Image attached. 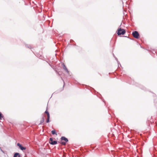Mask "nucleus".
Masks as SVG:
<instances>
[{
    "mask_svg": "<svg viewBox=\"0 0 157 157\" xmlns=\"http://www.w3.org/2000/svg\"><path fill=\"white\" fill-rule=\"evenodd\" d=\"M125 32V30L124 29H121V28H119L118 29L117 34L118 35L124 34Z\"/></svg>",
    "mask_w": 157,
    "mask_h": 157,
    "instance_id": "f257e3e1",
    "label": "nucleus"
},
{
    "mask_svg": "<svg viewBox=\"0 0 157 157\" xmlns=\"http://www.w3.org/2000/svg\"><path fill=\"white\" fill-rule=\"evenodd\" d=\"M132 35L134 38L137 39L139 38V34L137 31H135L133 32L132 33Z\"/></svg>",
    "mask_w": 157,
    "mask_h": 157,
    "instance_id": "f03ea898",
    "label": "nucleus"
},
{
    "mask_svg": "<svg viewBox=\"0 0 157 157\" xmlns=\"http://www.w3.org/2000/svg\"><path fill=\"white\" fill-rule=\"evenodd\" d=\"M49 143L52 145H55L57 144V142L56 141H53V140L52 138H50L49 140Z\"/></svg>",
    "mask_w": 157,
    "mask_h": 157,
    "instance_id": "7ed1b4c3",
    "label": "nucleus"
},
{
    "mask_svg": "<svg viewBox=\"0 0 157 157\" xmlns=\"http://www.w3.org/2000/svg\"><path fill=\"white\" fill-rule=\"evenodd\" d=\"M17 145L21 150H23L26 149V147H23L19 143H17Z\"/></svg>",
    "mask_w": 157,
    "mask_h": 157,
    "instance_id": "20e7f679",
    "label": "nucleus"
},
{
    "mask_svg": "<svg viewBox=\"0 0 157 157\" xmlns=\"http://www.w3.org/2000/svg\"><path fill=\"white\" fill-rule=\"evenodd\" d=\"M61 140H64L66 142H67L68 141L67 139L63 136L62 137H61Z\"/></svg>",
    "mask_w": 157,
    "mask_h": 157,
    "instance_id": "39448f33",
    "label": "nucleus"
},
{
    "mask_svg": "<svg viewBox=\"0 0 157 157\" xmlns=\"http://www.w3.org/2000/svg\"><path fill=\"white\" fill-rule=\"evenodd\" d=\"M13 157H20V155L18 153H16L14 154Z\"/></svg>",
    "mask_w": 157,
    "mask_h": 157,
    "instance_id": "423d86ee",
    "label": "nucleus"
},
{
    "mask_svg": "<svg viewBox=\"0 0 157 157\" xmlns=\"http://www.w3.org/2000/svg\"><path fill=\"white\" fill-rule=\"evenodd\" d=\"M63 69H64L65 70V71L68 73V70L67 69V67H66L65 66V65L64 64H63Z\"/></svg>",
    "mask_w": 157,
    "mask_h": 157,
    "instance_id": "0eeeda50",
    "label": "nucleus"
},
{
    "mask_svg": "<svg viewBox=\"0 0 157 157\" xmlns=\"http://www.w3.org/2000/svg\"><path fill=\"white\" fill-rule=\"evenodd\" d=\"M51 132H52V134H53V135H54L55 134L56 135H57V134L56 133V131L55 130H52L51 131Z\"/></svg>",
    "mask_w": 157,
    "mask_h": 157,
    "instance_id": "6e6552de",
    "label": "nucleus"
},
{
    "mask_svg": "<svg viewBox=\"0 0 157 157\" xmlns=\"http://www.w3.org/2000/svg\"><path fill=\"white\" fill-rule=\"evenodd\" d=\"M66 142H65L61 141L60 142V144L63 145H65V144H66Z\"/></svg>",
    "mask_w": 157,
    "mask_h": 157,
    "instance_id": "1a4fd4ad",
    "label": "nucleus"
},
{
    "mask_svg": "<svg viewBox=\"0 0 157 157\" xmlns=\"http://www.w3.org/2000/svg\"><path fill=\"white\" fill-rule=\"evenodd\" d=\"M3 117V116H2V113H0V119H2Z\"/></svg>",
    "mask_w": 157,
    "mask_h": 157,
    "instance_id": "9d476101",
    "label": "nucleus"
},
{
    "mask_svg": "<svg viewBox=\"0 0 157 157\" xmlns=\"http://www.w3.org/2000/svg\"><path fill=\"white\" fill-rule=\"evenodd\" d=\"M49 119L50 117H47V119L46 121L47 123H48L49 122Z\"/></svg>",
    "mask_w": 157,
    "mask_h": 157,
    "instance_id": "9b49d317",
    "label": "nucleus"
},
{
    "mask_svg": "<svg viewBox=\"0 0 157 157\" xmlns=\"http://www.w3.org/2000/svg\"><path fill=\"white\" fill-rule=\"evenodd\" d=\"M45 113H46L47 114H48L49 113V112L46 110L45 112Z\"/></svg>",
    "mask_w": 157,
    "mask_h": 157,
    "instance_id": "f8f14e48",
    "label": "nucleus"
},
{
    "mask_svg": "<svg viewBox=\"0 0 157 157\" xmlns=\"http://www.w3.org/2000/svg\"><path fill=\"white\" fill-rule=\"evenodd\" d=\"M47 117H50V115H49V113L48 114H47Z\"/></svg>",
    "mask_w": 157,
    "mask_h": 157,
    "instance_id": "ddd939ff",
    "label": "nucleus"
}]
</instances>
